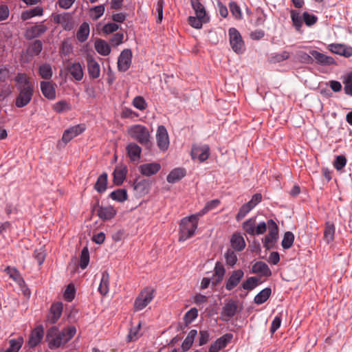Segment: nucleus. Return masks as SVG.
Returning a JSON list of instances; mask_svg holds the SVG:
<instances>
[{"mask_svg":"<svg viewBox=\"0 0 352 352\" xmlns=\"http://www.w3.org/2000/svg\"><path fill=\"white\" fill-rule=\"evenodd\" d=\"M76 328L69 326L63 331H59L57 327L50 328L46 334V342L50 349H56L67 344L76 334Z\"/></svg>","mask_w":352,"mask_h":352,"instance_id":"obj_1","label":"nucleus"},{"mask_svg":"<svg viewBox=\"0 0 352 352\" xmlns=\"http://www.w3.org/2000/svg\"><path fill=\"white\" fill-rule=\"evenodd\" d=\"M16 86L19 95L16 98L15 105L18 108L27 106L32 100L34 87L25 74H19L16 78Z\"/></svg>","mask_w":352,"mask_h":352,"instance_id":"obj_2","label":"nucleus"},{"mask_svg":"<svg viewBox=\"0 0 352 352\" xmlns=\"http://www.w3.org/2000/svg\"><path fill=\"white\" fill-rule=\"evenodd\" d=\"M199 218L200 217L195 213L181 220L179 224V241H185L194 236L197 229Z\"/></svg>","mask_w":352,"mask_h":352,"instance_id":"obj_3","label":"nucleus"},{"mask_svg":"<svg viewBox=\"0 0 352 352\" xmlns=\"http://www.w3.org/2000/svg\"><path fill=\"white\" fill-rule=\"evenodd\" d=\"M289 13L292 25L298 32L301 31L303 22L307 26L311 27L318 21V17L316 15L307 11L301 14L299 10H291Z\"/></svg>","mask_w":352,"mask_h":352,"instance_id":"obj_4","label":"nucleus"},{"mask_svg":"<svg viewBox=\"0 0 352 352\" xmlns=\"http://www.w3.org/2000/svg\"><path fill=\"white\" fill-rule=\"evenodd\" d=\"M127 132L131 138L138 141L142 145H148L150 143V131L144 125H132L128 128Z\"/></svg>","mask_w":352,"mask_h":352,"instance_id":"obj_5","label":"nucleus"},{"mask_svg":"<svg viewBox=\"0 0 352 352\" xmlns=\"http://www.w3.org/2000/svg\"><path fill=\"white\" fill-rule=\"evenodd\" d=\"M154 298V289L146 287L142 290L135 300L133 309L139 311L145 308Z\"/></svg>","mask_w":352,"mask_h":352,"instance_id":"obj_6","label":"nucleus"},{"mask_svg":"<svg viewBox=\"0 0 352 352\" xmlns=\"http://www.w3.org/2000/svg\"><path fill=\"white\" fill-rule=\"evenodd\" d=\"M242 228L250 235H260L265 232L267 224L263 221L256 225V217H252L243 223Z\"/></svg>","mask_w":352,"mask_h":352,"instance_id":"obj_7","label":"nucleus"},{"mask_svg":"<svg viewBox=\"0 0 352 352\" xmlns=\"http://www.w3.org/2000/svg\"><path fill=\"white\" fill-rule=\"evenodd\" d=\"M228 36L232 50L236 54H242L245 50V43L240 32L236 28H230Z\"/></svg>","mask_w":352,"mask_h":352,"instance_id":"obj_8","label":"nucleus"},{"mask_svg":"<svg viewBox=\"0 0 352 352\" xmlns=\"http://www.w3.org/2000/svg\"><path fill=\"white\" fill-rule=\"evenodd\" d=\"M269 232L263 240V246L267 250L272 248L278 239V230L276 223L270 219L267 221Z\"/></svg>","mask_w":352,"mask_h":352,"instance_id":"obj_9","label":"nucleus"},{"mask_svg":"<svg viewBox=\"0 0 352 352\" xmlns=\"http://www.w3.org/2000/svg\"><path fill=\"white\" fill-rule=\"evenodd\" d=\"M156 141L160 150L165 151L168 148L170 144L169 137L166 127L163 125L157 127Z\"/></svg>","mask_w":352,"mask_h":352,"instance_id":"obj_10","label":"nucleus"},{"mask_svg":"<svg viewBox=\"0 0 352 352\" xmlns=\"http://www.w3.org/2000/svg\"><path fill=\"white\" fill-rule=\"evenodd\" d=\"M132 52L129 49H125L120 53L118 60V69L126 72L131 64Z\"/></svg>","mask_w":352,"mask_h":352,"instance_id":"obj_11","label":"nucleus"},{"mask_svg":"<svg viewBox=\"0 0 352 352\" xmlns=\"http://www.w3.org/2000/svg\"><path fill=\"white\" fill-rule=\"evenodd\" d=\"M191 156L192 159H198L200 162H203L210 156V148L207 144L194 146L192 148Z\"/></svg>","mask_w":352,"mask_h":352,"instance_id":"obj_12","label":"nucleus"},{"mask_svg":"<svg viewBox=\"0 0 352 352\" xmlns=\"http://www.w3.org/2000/svg\"><path fill=\"white\" fill-rule=\"evenodd\" d=\"M44 336V328L42 325L36 327L31 332L28 342L30 348H34L39 344Z\"/></svg>","mask_w":352,"mask_h":352,"instance_id":"obj_13","label":"nucleus"},{"mask_svg":"<svg viewBox=\"0 0 352 352\" xmlns=\"http://www.w3.org/2000/svg\"><path fill=\"white\" fill-rule=\"evenodd\" d=\"M239 311L238 302L230 300L225 303L221 312V316L225 320H228L231 318L234 317L236 314Z\"/></svg>","mask_w":352,"mask_h":352,"instance_id":"obj_14","label":"nucleus"},{"mask_svg":"<svg viewBox=\"0 0 352 352\" xmlns=\"http://www.w3.org/2000/svg\"><path fill=\"white\" fill-rule=\"evenodd\" d=\"M85 130L84 124H77L65 130L63 134L62 140L65 144L82 133Z\"/></svg>","mask_w":352,"mask_h":352,"instance_id":"obj_15","label":"nucleus"},{"mask_svg":"<svg viewBox=\"0 0 352 352\" xmlns=\"http://www.w3.org/2000/svg\"><path fill=\"white\" fill-rule=\"evenodd\" d=\"M63 309V303L60 302L52 304L47 316V321L50 324H55L59 320Z\"/></svg>","mask_w":352,"mask_h":352,"instance_id":"obj_16","label":"nucleus"},{"mask_svg":"<svg viewBox=\"0 0 352 352\" xmlns=\"http://www.w3.org/2000/svg\"><path fill=\"white\" fill-rule=\"evenodd\" d=\"M232 337L233 336L231 333H226L210 345L209 352H218L223 349L231 341Z\"/></svg>","mask_w":352,"mask_h":352,"instance_id":"obj_17","label":"nucleus"},{"mask_svg":"<svg viewBox=\"0 0 352 352\" xmlns=\"http://www.w3.org/2000/svg\"><path fill=\"white\" fill-rule=\"evenodd\" d=\"M244 276V272L241 270H237L232 272L226 281V289L228 291L232 290L240 283Z\"/></svg>","mask_w":352,"mask_h":352,"instance_id":"obj_18","label":"nucleus"},{"mask_svg":"<svg viewBox=\"0 0 352 352\" xmlns=\"http://www.w3.org/2000/svg\"><path fill=\"white\" fill-rule=\"evenodd\" d=\"M87 70L89 75L92 78H98L100 75V68L98 63L92 56L87 57Z\"/></svg>","mask_w":352,"mask_h":352,"instance_id":"obj_19","label":"nucleus"},{"mask_svg":"<svg viewBox=\"0 0 352 352\" xmlns=\"http://www.w3.org/2000/svg\"><path fill=\"white\" fill-rule=\"evenodd\" d=\"M161 166L159 163H147L140 166V173L145 176L150 177L156 174L160 169Z\"/></svg>","mask_w":352,"mask_h":352,"instance_id":"obj_20","label":"nucleus"},{"mask_svg":"<svg viewBox=\"0 0 352 352\" xmlns=\"http://www.w3.org/2000/svg\"><path fill=\"white\" fill-rule=\"evenodd\" d=\"M98 216L102 220H110L116 214V210L113 206H101L97 210Z\"/></svg>","mask_w":352,"mask_h":352,"instance_id":"obj_21","label":"nucleus"},{"mask_svg":"<svg viewBox=\"0 0 352 352\" xmlns=\"http://www.w3.org/2000/svg\"><path fill=\"white\" fill-rule=\"evenodd\" d=\"M232 248L236 251H242L245 248V241L243 236L240 233H234L230 239Z\"/></svg>","mask_w":352,"mask_h":352,"instance_id":"obj_22","label":"nucleus"},{"mask_svg":"<svg viewBox=\"0 0 352 352\" xmlns=\"http://www.w3.org/2000/svg\"><path fill=\"white\" fill-rule=\"evenodd\" d=\"M41 89L43 96L47 99L54 100L56 98L55 88L51 82H41Z\"/></svg>","mask_w":352,"mask_h":352,"instance_id":"obj_23","label":"nucleus"},{"mask_svg":"<svg viewBox=\"0 0 352 352\" xmlns=\"http://www.w3.org/2000/svg\"><path fill=\"white\" fill-rule=\"evenodd\" d=\"M126 151L131 161L138 162L142 152L141 148L135 143H130L126 146Z\"/></svg>","mask_w":352,"mask_h":352,"instance_id":"obj_24","label":"nucleus"},{"mask_svg":"<svg viewBox=\"0 0 352 352\" xmlns=\"http://www.w3.org/2000/svg\"><path fill=\"white\" fill-rule=\"evenodd\" d=\"M47 28L43 24L34 25L26 30L25 36L29 39H32L41 36L45 32Z\"/></svg>","mask_w":352,"mask_h":352,"instance_id":"obj_25","label":"nucleus"},{"mask_svg":"<svg viewBox=\"0 0 352 352\" xmlns=\"http://www.w3.org/2000/svg\"><path fill=\"white\" fill-rule=\"evenodd\" d=\"M68 70L72 76L77 81H80L84 76L82 66L80 63H73L69 67Z\"/></svg>","mask_w":352,"mask_h":352,"instance_id":"obj_26","label":"nucleus"},{"mask_svg":"<svg viewBox=\"0 0 352 352\" xmlns=\"http://www.w3.org/2000/svg\"><path fill=\"white\" fill-rule=\"evenodd\" d=\"M252 270L254 274H259L261 276L266 277L272 275V272L268 265L263 261H258L255 263L252 266Z\"/></svg>","mask_w":352,"mask_h":352,"instance_id":"obj_27","label":"nucleus"},{"mask_svg":"<svg viewBox=\"0 0 352 352\" xmlns=\"http://www.w3.org/2000/svg\"><path fill=\"white\" fill-rule=\"evenodd\" d=\"M109 274L107 271L102 273L101 279L100 282L98 291L102 296H106L109 291Z\"/></svg>","mask_w":352,"mask_h":352,"instance_id":"obj_28","label":"nucleus"},{"mask_svg":"<svg viewBox=\"0 0 352 352\" xmlns=\"http://www.w3.org/2000/svg\"><path fill=\"white\" fill-rule=\"evenodd\" d=\"M191 6L195 11V16L205 19L210 20V17L208 15L205 7L201 3L199 0H191Z\"/></svg>","mask_w":352,"mask_h":352,"instance_id":"obj_29","label":"nucleus"},{"mask_svg":"<svg viewBox=\"0 0 352 352\" xmlns=\"http://www.w3.org/2000/svg\"><path fill=\"white\" fill-rule=\"evenodd\" d=\"M96 51L101 56H108L111 53V47L109 43L102 39H97L94 43Z\"/></svg>","mask_w":352,"mask_h":352,"instance_id":"obj_30","label":"nucleus"},{"mask_svg":"<svg viewBox=\"0 0 352 352\" xmlns=\"http://www.w3.org/2000/svg\"><path fill=\"white\" fill-rule=\"evenodd\" d=\"M225 272L223 265L220 262H217L214 268L212 284L216 285L220 283L223 278Z\"/></svg>","mask_w":352,"mask_h":352,"instance_id":"obj_31","label":"nucleus"},{"mask_svg":"<svg viewBox=\"0 0 352 352\" xmlns=\"http://www.w3.org/2000/svg\"><path fill=\"white\" fill-rule=\"evenodd\" d=\"M186 175V170L182 168H177L170 172L167 176V182L173 184L182 179Z\"/></svg>","mask_w":352,"mask_h":352,"instance_id":"obj_32","label":"nucleus"},{"mask_svg":"<svg viewBox=\"0 0 352 352\" xmlns=\"http://www.w3.org/2000/svg\"><path fill=\"white\" fill-rule=\"evenodd\" d=\"M150 184L146 179L135 180L133 183V188L139 194L142 196L148 193Z\"/></svg>","mask_w":352,"mask_h":352,"instance_id":"obj_33","label":"nucleus"},{"mask_svg":"<svg viewBox=\"0 0 352 352\" xmlns=\"http://www.w3.org/2000/svg\"><path fill=\"white\" fill-rule=\"evenodd\" d=\"M89 32V25L86 22L82 23L76 33L78 41L81 43L85 42L87 39Z\"/></svg>","mask_w":352,"mask_h":352,"instance_id":"obj_34","label":"nucleus"},{"mask_svg":"<svg viewBox=\"0 0 352 352\" xmlns=\"http://www.w3.org/2000/svg\"><path fill=\"white\" fill-rule=\"evenodd\" d=\"M126 174L125 167L117 166L113 171V182L116 185H120L124 182Z\"/></svg>","mask_w":352,"mask_h":352,"instance_id":"obj_35","label":"nucleus"},{"mask_svg":"<svg viewBox=\"0 0 352 352\" xmlns=\"http://www.w3.org/2000/svg\"><path fill=\"white\" fill-rule=\"evenodd\" d=\"M310 54L319 63L331 65L334 63L333 58L327 56L318 51L312 50Z\"/></svg>","mask_w":352,"mask_h":352,"instance_id":"obj_36","label":"nucleus"},{"mask_svg":"<svg viewBox=\"0 0 352 352\" xmlns=\"http://www.w3.org/2000/svg\"><path fill=\"white\" fill-rule=\"evenodd\" d=\"M107 185V174L105 173H103L98 177V179L94 186V188L97 192L102 193L106 190Z\"/></svg>","mask_w":352,"mask_h":352,"instance_id":"obj_37","label":"nucleus"},{"mask_svg":"<svg viewBox=\"0 0 352 352\" xmlns=\"http://www.w3.org/2000/svg\"><path fill=\"white\" fill-rule=\"evenodd\" d=\"M336 228L333 223L331 222H327L325 224V229L324 231V240L329 243L334 239Z\"/></svg>","mask_w":352,"mask_h":352,"instance_id":"obj_38","label":"nucleus"},{"mask_svg":"<svg viewBox=\"0 0 352 352\" xmlns=\"http://www.w3.org/2000/svg\"><path fill=\"white\" fill-rule=\"evenodd\" d=\"M24 340L22 336H19L16 339H11L9 341V347L5 352H19L23 346Z\"/></svg>","mask_w":352,"mask_h":352,"instance_id":"obj_39","label":"nucleus"},{"mask_svg":"<svg viewBox=\"0 0 352 352\" xmlns=\"http://www.w3.org/2000/svg\"><path fill=\"white\" fill-rule=\"evenodd\" d=\"M272 290L270 288L266 287L261 290L255 297L254 302L257 305L264 303L270 296Z\"/></svg>","mask_w":352,"mask_h":352,"instance_id":"obj_40","label":"nucleus"},{"mask_svg":"<svg viewBox=\"0 0 352 352\" xmlns=\"http://www.w3.org/2000/svg\"><path fill=\"white\" fill-rule=\"evenodd\" d=\"M59 52L62 56H68L72 54L73 45L69 39H65L62 41Z\"/></svg>","mask_w":352,"mask_h":352,"instance_id":"obj_41","label":"nucleus"},{"mask_svg":"<svg viewBox=\"0 0 352 352\" xmlns=\"http://www.w3.org/2000/svg\"><path fill=\"white\" fill-rule=\"evenodd\" d=\"M43 10L41 7L37 6L30 10L23 12L21 14V19L23 20H28L33 16H41L43 14Z\"/></svg>","mask_w":352,"mask_h":352,"instance_id":"obj_42","label":"nucleus"},{"mask_svg":"<svg viewBox=\"0 0 352 352\" xmlns=\"http://www.w3.org/2000/svg\"><path fill=\"white\" fill-rule=\"evenodd\" d=\"M220 204V201L217 199L211 200L206 203L205 206L198 212L197 215L200 217L208 213L209 211L216 208Z\"/></svg>","mask_w":352,"mask_h":352,"instance_id":"obj_43","label":"nucleus"},{"mask_svg":"<svg viewBox=\"0 0 352 352\" xmlns=\"http://www.w3.org/2000/svg\"><path fill=\"white\" fill-rule=\"evenodd\" d=\"M342 82L344 85V92L347 95L352 96V72H349L342 76Z\"/></svg>","mask_w":352,"mask_h":352,"instance_id":"obj_44","label":"nucleus"},{"mask_svg":"<svg viewBox=\"0 0 352 352\" xmlns=\"http://www.w3.org/2000/svg\"><path fill=\"white\" fill-rule=\"evenodd\" d=\"M53 109L58 113H62L70 111L72 107L67 101L60 100L54 104Z\"/></svg>","mask_w":352,"mask_h":352,"instance_id":"obj_45","label":"nucleus"},{"mask_svg":"<svg viewBox=\"0 0 352 352\" xmlns=\"http://www.w3.org/2000/svg\"><path fill=\"white\" fill-rule=\"evenodd\" d=\"M197 335V331L195 329H192L188 333L186 338L184 339L182 342V348L184 350H188L193 344L194 340Z\"/></svg>","mask_w":352,"mask_h":352,"instance_id":"obj_46","label":"nucleus"},{"mask_svg":"<svg viewBox=\"0 0 352 352\" xmlns=\"http://www.w3.org/2000/svg\"><path fill=\"white\" fill-rule=\"evenodd\" d=\"M188 23L194 28L201 29L203 26L204 23H206L209 21L208 19H205L204 18L200 19L197 16H190L188 19Z\"/></svg>","mask_w":352,"mask_h":352,"instance_id":"obj_47","label":"nucleus"},{"mask_svg":"<svg viewBox=\"0 0 352 352\" xmlns=\"http://www.w3.org/2000/svg\"><path fill=\"white\" fill-rule=\"evenodd\" d=\"M110 197L115 201L123 202L127 199V192L124 189H118L110 194Z\"/></svg>","mask_w":352,"mask_h":352,"instance_id":"obj_48","label":"nucleus"},{"mask_svg":"<svg viewBox=\"0 0 352 352\" xmlns=\"http://www.w3.org/2000/svg\"><path fill=\"white\" fill-rule=\"evenodd\" d=\"M105 8L104 5H100L92 8L89 11L90 17L93 20H97L102 16L104 12Z\"/></svg>","mask_w":352,"mask_h":352,"instance_id":"obj_49","label":"nucleus"},{"mask_svg":"<svg viewBox=\"0 0 352 352\" xmlns=\"http://www.w3.org/2000/svg\"><path fill=\"white\" fill-rule=\"evenodd\" d=\"M40 76L46 80H49L52 76V69L50 64H43L39 67Z\"/></svg>","mask_w":352,"mask_h":352,"instance_id":"obj_50","label":"nucleus"},{"mask_svg":"<svg viewBox=\"0 0 352 352\" xmlns=\"http://www.w3.org/2000/svg\"><path fill=\"white\" fill-rule=\"evenodd\" d=\"M198 316V310L196 308H191L189 311H188L184 316V321L186 325H188L192 323Z\"/></svg>","mask_w":352,"mask_h":352,"instance_id":"obj_51","label":"nucleus"},{"mask_svg":"<svg viewBox=\"0 0 352 352\" xmlns=\"http://www.w3.org/2000/svg\"><path fill=\"white\" fill-rule=\"evenodd\" d=\"M224 257L226 264L231 267H233L237 262V256L236 253L230 249H228L225 252Z\"/></svg>","mask_w":352,"mask_h":352,"instance_id":"obj_52","label":"nucleus"},{"mask_svg":"<svg viewBox=\"0 0 352 352\" xmlns=\"http://www.w3.org/2000/svg\"><path fill=\"white\" fill-rule=\"evenodd\" d=\"M294 236L292 232H287L285 233L282 240L281 245L284 249H289L294 243Z\"/></svg>","mask_w":352,"mask_h":352,"instance_id":"obj_53","label":"nucleus"},{"mask_svg":"<svg viewBox=\"0 0 352 352\" xmlns=\"http://www.w3.org/2000/svg\"><path fill=\"white\" fill-rule=\"evenodd\" d=\"M133 106L138 110L144 111L147 108V103L142 96H138L133 98Z\"/></svg>","mask_w":352,"mask_h":352,"instance_id":"obj_54","label":"nucleus"},{"mask_svg":"<svg viewBox=\"0 0 352 352\" xmlns=\"http://www.w3.org/2000/svg\"><path fill=\"white\" fill-rule=\"evenodd\" d=\"M89 262V254L87 248H84L80 254V267L82 269H85Z\"/></svg>","mask_w":352,"mask_h":352,"instance_id":"obj_55","label":"nucleus"},{"mask_svg":"<svg viewBox=\"0 0 352 352\" xmlns=\"http://www.w3.org/2000/svg\"><path fill=\"white\" fill-rule=\"evenodd\" d=\"M141 327V322H139L136 327L131 328L129 335L127 336L129 341H135L140 336V330Z\"/></svg>","mask_w":352,"mask_h":352,"instance_id":"obj_56","label":"nucleus"},{"mask_svg":"<svg viewBox=\"0 0 352 352\" xmlns=\"http://www.w3.org/2000/svg\"><path fill=\"white\" fill-rule=\"evenodd\" d=\"M258 284V279L256 277H250L243 282L242 287L245 290H252Z\"/></svg>","mask_w":352,"mask_h":352,"instance_id":"obj_57","label":"nucleus"},{"mask_svg":"<svg viewBox=\"0 0 352 352\" xmlns=\"http://www.w3.org/2000/svg\"><path fill=\"white\" fill-rule=\"evenodd\" d=\"M6 272L8 273V274L10 276L11 278H12L19 284L23 283V280L21 277L19 272L15 268H11L10 267H8L6 269Z\"/></svg>","mask_w":352,"mask_h":352,"instance_id":"obj_58","label":"nucleus"},{"mask_svg":"<svg viewBox=\"0 0 352 352\" xmlns=\"http://www.w3.org/2000/svg\"><path fill=\"white\" fill-rule=\"evenodd\" d=\"M229 8L230 12L233 16L236 19H242V13L240 7L237 5V3L234 1H232L229 4Z\"/></svg>","mask_w":352,"mask_h":352,"instance_id":"obj_59","label":"nucleus"},{"mask_svg":"<svg viewBox=\"0 0 352 352\" xmlns=\"http://www.w3.org/2000/svg\"><path fill=\"white\" fill-rule=\"evenodd\" d=\"M75 294L76 289L74 285L73 284H69L64 292V298L67 301L71 302L74 298Z\"/></svg>","mask_w":352,"mask_h":352,"instance_id":"obj_60","label":"nucleus"},{"mask_svg":"<svg viewBox=\"0 0 352 352\" xmlns=\"http://www.w3.org/2000/svg\"><path fill=\"white\" fill-rule=\"evenodd\" d=\"M164 5V0H158L155 5V12L157 14V23H160L163 19V8Z\"/></svg>","mask_w":352,"mask_h":352,"instance_id":"obj_61","label":"nucleus"},{"mask_svg":"<svg viewBox=\"0 0 352 352\" xmlns=\"http://www.w3.org/2000/svg\"><path fill=\"white\" fill-rule=\"evenodd\" d=\"M43 45L40 41H35L30 47L29 50L32 54L38 55L42 51Z\"/></svg>","mask_w":352,"mask_h":352,"instance_id":"obj_62","label":"nucleus"},{"mask_svg":"<svg viewBox=\"0 0 352 352\" xmlns=\"http://www.w3.org/2000/svg\"><path fill=\"white\" fill-rule=\"evenodd\" d=\"M346 164V159L343 155L337 156L335 162H334V167L338 170H342Z\"/></svg>","mask_w":352,"mask_h":352,"instance_id":"obj_63","label":"nucleus"},{"mask_svg":"<svg viewBox=\"0 0 352 352\" xmlns=\"http://www.w3.org/2000/svg\"><path fill=\"white\" fill-rule=\"evenodd\" d=\"M120 26L115 23H109L104 25L102 31L104 33L109 34L117 31Z\"/></svg>","mask_w":352,"mask_h":352,"instance_id":"obj_64","label":"nucleus"}]
</instances>
